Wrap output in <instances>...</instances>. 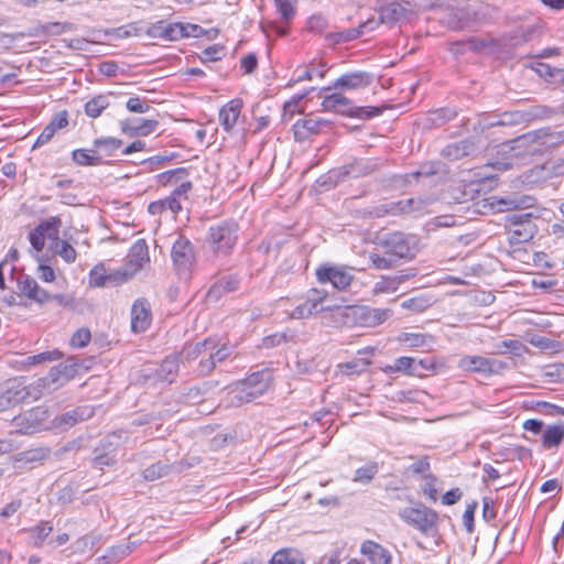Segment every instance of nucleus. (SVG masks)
I'll list each match as a JSON object with an SVG mask.
<instances>
[{
    "instance_id": "nucleus-1",
    "label": "nucleus",
    "mask_w": 564,
    "mask_h": 564,
    "mask_svg": "<svg viewBox=\"0 0 564 564\" xmlns=\"http://www.w3.org/2000/svg\"><path fill=\"white\" fill-rule=\"evenodd\" d=\"M322 107L326 111H336L340 115L358 119H370L380 116L383 111L379 107H356L350 99L338 93L325 96Z\"/></svg>"
},
{
    "instance_id": "nucleus-2",
    "label": "nucleus",
    "mask_w": 564,
    "mask_h": 564,
    "mask_svg": "<svg viewBox=\"0 0 564 564\" xmlns=\"http://www.w3.org/2000/svg\"><path fill=\"white\" fill-rule=\"evenodd\" d=\"M379 245L386 253L395 259H412L417 250V239L403 232L394 231L384 234Z\"/></svg>"
},
{
    "instance_id": "nucleus-3",
    "label": "nucleus",
    "mask_w": 564,
    "mask_h": 564,
    "mask_svg": "<svg viewBox=\"0 0 564 564\" xmlns=\"http://www.w3.org/2000/svg\"><path fill=\"white\" fill-rule=\"evenodd\" d=\"M237 241V227L229 223H220L209 228L206 237L207 247L216 256H227Z\"/></svg>"
},
{
    "instance_id": "nucleus-4",
    "label": "nucleus",
    "mask_w": 564,
    "mask_h": 564,
    "mask_svg": "<svg viewBox=\"0 0 564 564\" xmlns=\"http://www.w3.org/2000/svg\"><path fill=\"white\" fill-rule=\"evenodd\" d=\"M509 242L520 245L530 241L536 234V226L533 223L531 213H516L506 217Z\"/></svg>"
},
{
    "instance_id": "nucleus-5",
    "label": "nucleus",
    "mask_w": 564,
    "mask_h": 564,
    "mask_svg": "<svg viewBox=\"0 0 564 564\" xmlns=\"http://www.w3.org/2000/svg\"><path fill=\"white\" fill-rule=\"evenodd\" d=\"M400 518L408 524L414 527L424 534L436 530L437 513L420 503L417 507H406L399 511Z\"/></svg>"
},
{
    "instance_id": "nucleus-6",
    "label": "nucleus",
    "mask_w": 564,
    "mask_h": 564,
    "mask_svg": "<svg viewBox=\"0 0 564 564\" xmlns=\"http://www.w3.org/2000/svg\"><path fill=\"white\" fill-rule=\"evenodd\" d=\"M457 367L466 372L491 376L502 372L507 368V364L495 358H487L479 355H466L457 361Z\"/></svg>"
},
{
    "instance_id": "nucleus-7",
    "label": "nucleus",
    "mask_w": 564,
    "mask_h": 564,
    "mask_svg": "<svg viewBox=\"0 0 564 564\" xmlns=\"http://www.w3.org/2000/svg\"><path fill=\"white\" fill-rule=\"evenodd\" d=\"M334 317L343 324L359 323L362 326L372 327L377 325L376 311L368 306L348 305L337 306L333 310Z\"/></svg>"
},
{
    "instance_id": "nucleus-8",
    "label": "nucleus",
    "mask_w": 564,
    "mask_h": 564,
    "mask_svg": "<svg viewBox=\"0 0 564 564\" xmlns=\"http://www.w3.org/2000/svg\"><path fill=\"white\" fill-rule=\"evenodd\" d=\"M121 436L112 433L104 437L99 445L94 449L91 465L100 470L104 467L113 466L117 463V451L120 445Z\"/></svg>"
},
{
    "instance_id": "nucleus-9",
    "label": "nucleus",
    "mask_w": 564,
    "mask_h": 564,
    "mask_svg": "<svg viewBox=\"0 0 564 564\" xmlns=\"http://www.w3.org/2000/svg\"><path fill=\"white\" fill-rule=\"evenodd\" d=\"M317 281L322 284L332 283L337 290L347 289L352 282L350 271L340 265L322 264L316 270Z\"/></svg>"
},
{
    "instance_id": "nucleus-10",
    "label": "nucleus",
    "mask_w": 564,
    "mask_h": 564,
    "mask_svg": "<svg viewBox=\"0 0 564 564\" xmlns=\"http://www.w3.org/2000/svg\"><path fill=\"white\" fill-rule=\"evenodd\" d=\"M544 130H533L521 134L506 143V145L516 152V155H533L542 147L541 140L545 138Z\"/></svg>"
},
{
    "instance_id": "nucleus-11",
    "label": "nucleus",
    "mask_w": 564,
    "mask_h": 564,
    "mask_svg": "<svg viewBox=\"0 0 564 564\" xmlns=\"http://www.w3.org/2000/svg\"><path fill=\"white\" fill-rule=\"evenodd\" d=\"M171 257L178 272H186L195 261L193 243L184 236H180L172 246Z\"/></svg>"
},
{
    "instance_id": "nucleus-12",
    "label": "nucleus",
    "mask_w": 564,
    "mask_h": 564,
    "mask_svg": "<svg viewBox=\"0 0 564 564\" xmlns=\"http://www.w3.org/2000/svg\"><path fill=\"white\" fill-rule=\"evenodd\" d=\"M178 356L171 355L167 356L159 367L144 368L143 375L145 378H152L154 381L169 382L172 383L176 378L178 371Z\"/></svg>"
},
{
    "instance_id": "nucleus-13",
    "label": "nucleus",
    "mask_w": 564,
    "mask_h": 564,
    "mask_svg": "<svg viewBox=\"0 0 564 564\" xmlns=\"http://www.w3.org/2000/svg\"><path fill=\"white\" fill-rule=\"evenodd\" d=\"M64 383H66V381H64V376L58 364L51 368L47 376L39 378L35 382L26 386V388L30 392H36L40 399L45 391H54Z\"/></svg>"
},
{
    "instance_id": "nucleus-14",
    "label": "nucleus",
    "mask_w": 564,
    "mask_h": 564,
    "mask_svg": "<svg viewBox=\"0 0 564 564\" xmlns=\"http://www.w3.org/2000/svg\"><path fill=\"white\" fill-rule=\"evenodd\" d=\"M380 167L378 159L359 158L341 166L346 178H358L368 176Z\"/></svg>"
},
{
    "instance_id": "nucleus-15",
    "label": "nucleus",
    "mask_w": 564,
    "mask_h": 564,
    "mask_svg": "<svg viewBox=\"0 0 564 564\" xmlns=\"http://www.w3.org/2000/svg\"><path fill=\"white\" fill-rule=\"evenodd\" d=\"M28 400H39V394L30 392L26 386L9 388L0 394V412H4Z\"/></svg>"
},
{
    "instance_id": "nucleus-16",
    "label": "nucleus",
    "mask_w": 564,
    "mask_h": 564,
    "mask_svg": "<svg viewBox=\"0 0 564 564\" xmlns=\"http://www.w3.org/2000/svg\"><path fill=\"white\" fill-rule=\"evenodd\" d=\"M372 75L367 72H354L341 75L333 86L323 88L324 90L330 89H359L366 88L372 83Z\"/></svg>"
},
{
    "instance_id": "nucleus-17",
    "label": "nucleus",
    "mask_w": 564,
    "mask_h": 564,
    "mask_svg": "<svg viewBox=\"0 0 564 564\" xmlns=\"http://www.w3.org/2000/svg\"><path fill=\"white\" fill-rule=\"evenodd\" d=\"M150 261L149 248L144 239H138L128 253L129 270H124L128 278L141 270L145 263Z\"/></svg>"
},
{
    "instance_id": "nucleus-18",
    "label": "nucleus",
    "mask_w": 564,
    "mask_h": 564,
    "mask_svg": "<svg viewBox=\"0 0 564 564\" xmlns=\"http://www.w3.org/2000/svg\"><path fill=\"white\" fill-rule=\"evenodd\" d=\"M151 308L145 299H139L131 308V329L134 333L144 332L151 324Z\"/></svg>"
},
{
    "instance_id": "nucleus-19",
    "label": "nucleus",
    "mask_w": 564,
    "mask_h": 564,
    "mask_svg": "<svg viewBox=\"0 0 564 564\" xmlns=\"http://www.w3.org/2000/svg\"><path fill=\"white\" fill-rule=\"evenodd\" d=\"M360 553L367 557L370 564H392L390 551L372 540L361 543Z\"/></svg>"
},
{
    "instance_id": "nucleus-20",
    "label": "nucleus",
    "mask_w": 564,
    "mask_h": 564,
    "mask_svg": "<svg viewBox=\"0 0 564 564\" xmlns=\"http://www.w3.org/2000/svg\"><path fill=\"white\" fill-rule=\"evenodd\" d=\"M234 348L226 344L216 347L215 350H209L206 358H202L198 364V372L202 376H208L218 362L226 360L231 354Z\"/></svg>"
},
{
    "instance_id": "nucleus-21",
    "label": "nucleus",
    "mask_w": 564,
    "mask_h": 564,
    "mask_svg": "<svg viewBox=\"0 0 564 564\" xmlns=\"http://www.w3.org/2000/svg\"><path fill=\"white\" fill-rule=\"evenodd\" d=\"M324 119H300L293 126L294 137L297 141H304L312 134H317L323 127L328 126Z\"/></svg>"
},
{
    "instance_id": "nucleus-22",
    "label": "nucleus",
    "mask_w": 564,
    "mask_h": 564,
    "mask_svg": "<svg viewBox=\"0 0 564 564\" xmlns=\"http://www.w3.org/2000/svg\"><path fill=\"white\" fill-rule=\"evenodd\" d=\"M18 288L22 294L35 302L44 303L51 300L50 294L41 289L37 282L29 275H21L18 279Z\"/></svg>"
},
{
    "instance_id": "nucleus-23",
    "label": "nucleus",
    "mask_w": 564,
    "mask_h": 564,
    "mask_svg": "<svg viewBox=\"0 0 564 564\" xmlns=\"http://www.w3.org/2000/svg\"><path fill=\"white\" fill-rule=\"evenodd\" d=\"M476 152V144L469 139L456 141L442 149L441 155L451 161H457Z\"/></svg>"
},
{
    "instance_id": "nucleus-24",
    "label": "nucleus",
    "mask_w": 564,
    "mask_h": 564,
    "mask_svg": "<svg viewBox=\"0 0 564 564\" xmlns=\"http://www.w3.org/2000/svg\"><path fill=\"white\" fill-rule=\"evenodd\" d=\"M158 126L159 121L142 118L121 121L122 132L129 134L130 137L148 135L155 131Z\"/></svg>"
},
{
    "instance_id": "nucleus-25",
    "label": "nucleus",
    "mask_w": 564,
    "mask_h": 564,
    "mask_svg": "<svg viewBox=\"0 0 564 564\" xmlns=\"http://www.w3.org/2000/svg\"><path fill=\"white\" fill-rule=\"evenodd\" d=\"M243 102L239 98L228 101L219 111V121L226 131H230L238 121Z\"/></svg>"
},
{
    "instance_id": "nucleus-26",
    "label": "nucleus",
    "mask_w": 564,
    "mask_h": 564,
    "mask_svg": "<svg viewBox=\"0 0 564 564\" xmlns=\"http://www.w3.org/2000/svg\"><path fill=\"white\" fill-rule=\"evenodd\" d=\"M228 404L230 406H241L242 404L252 402L259 398V395L245 386L241 380L228 387Z\"/></svg>"
},
{
    "instance_id": "nucleus-27",
    "label": "nucleus",
    "mask_w": 564,
    "mask_h": 564,
    "mask_svg": "<svg viewBox=\"0 0 564 564\" xmlns=\"http://www.w3.org/2000/svg\"><path fill=\"white\" fill-rule=\"evenodd\" d=\"M419 205H420V203L415 202L413 198L387 203L379 207H376L375 215L377 217H381L387 214H391V215L409 214V213L419 210L420 209Z\"/></svg>"
},
{
    "instance_id": "nucleus-28",
    "label": "nucleus",
    "mask_w": 564,
    "mask_h": 564,
    "mask_svg": "<svg viewBox=\"0 0 564 564\" xmlns=\"http://www.w3.org/2000/svg\"><path fill=\"white\" fill-rule=\"evenodd\" d=\"M273 380L272 372L269 369H262L252 372L249 377L241 380L245 386L250 388L256 394L261 397L270 387Z\"/></svg>"
},
{
    "instance_id": "nucleus-29",
    "label": "nucleus",
    "mask_w": 564,
    "mask_h": 564,
    "mask_svg": "<svg viewBox=\"0 0 564 564\" xmlns=\"http://www.w3.org/2000/svg\"><path fill=\"white\" fill-rule=\"evenodd\" d=\"M216 347L217 341L214 338H206L195 344L185 345L180 354V357L186 361L194 360L199 356H207L208 351L215 350Z\"/></svg>"
},
{
    "instance_id": "nucleus-30",
    "label": "nucleus",
    "mask_w": 564,
    "mask_h": 564,
    "mask_svg": "<svg viewBox=\"0 0 564 564\" xmlns=\"http://www.w3.org/2000/svg\"><path fill=\"white\" fill-rule=\"evenodd\" d=\"M173 470L181 473L183 470V462L169 464L167 462H156L151 466L147 467L142 475L143 478L148 481H154L164 476H167Z\"/></svg>"
},
{
    "instance_id": "nucleus-31",
    "label": "nucleus",
    "mask_w": 564,
    "mask_h": 564,
    "mask_svg": "<svg viewBox=\"0 0 564 564\" xmlns=\"http://www.w3.org/2000/svg\"><path fill=\"white\" fill-rule=\"evenodd\" d=\"M90 284L95 286H107L110 282H124L128 280L126 271H116L107 274L104 267H96L89 274Z\"/></svg>"
},
{
    "instance_id": "nucleus-32",
    "label": "nucleus",
    "mask_w": 564,
    "mask_h": 564,
    "mask_svg": "<svg viewBox=\"0 0 564 564\" xmlns=\"http://www.w3.org/2000/svg\"><path fill=\"white\" fill-rule=\"evenodd\" d=\"M380 22L392 25L406 15L408 10L399 2H390L378 9Z\"/></svg>"
},
{
    "instance_id": "nucleus-33",
    "label": "nucleus",
    "mask_w": 564,
    "mask_h": 564,
    "mask_svg": "<svg viewBox=\"0 0 564 564\" xmlns=\"http://www.w3.org/2000/svg\"><path fill=\"white\" fill-rule=\"evenodd\" d=\"M564 441V422L549 425L542 434V445L546 449L557 448Z\"/></svg>"
},
{
    "instance_id": "nucleus-34",
    "label": "nucleus",
    "mask_w": 564,
    "mask_h": 564,
    "mask_svg": "<svg viewBox=\"0 0 564 564\" xmlns=\"http://www.w3.org/2000/svg\"><path fill=\"white\" fill-rule=\"evenodd\" d=\"M238 285L239 279L236 275L223 276L210 286L208 296L217 299L224 293L236 291Z\"/></svg>"
},
{
    "instance_id": "nucleus-35",
    "label": "nucleus",
    "mask_w": 564,
    "mask_h": 564,
    "mask_svg": "<svg viewBox=\"0 0 564 564\" xmlns=\"http://www.w3.org/2000/svg\"><path fill=\"white\" fill-rule=\"evenodd\" d=\"M93 415V410L87 406H79L77 409L67 411L57 417L58 425L74 426L76 423L85 421Z\"/></svg>"
},
{
    "instance_id": "nucleus-36",
    "label": "nucleus",
    "mask_w": 564,
    "mask_h": 564,
    "mask_svg": "<svg viewBox=\"0 0 564 564\" xmlns=\"http://www.w3.org/2000/svg\"><path fill=\"white\" fill-rule=\"evenodd\" d=\"M323 302V296H319L318 299H307L306 302L297 305L291 313L292 318H307L312 316L313 314H316L324 310H329V307H322L318 308V305Z\"/></svg>"
},
{
    "instance_id": "nucleus-37",
    "label": "nucleus",
    "mask_w": 564,
    "mask_h": 564,
    "mask_svg": "<svg viewBox=\"0 0 564 564\" xmlns=\"http://www.w3.org/2000/svg\"><path fill=\"white\" fill-rule=\"evenodd\" d=\"M269 564H304V558L295 549H282L273 554Z\"/></svg>"
},
{
    "instance_id": "nucleus-38",
    "label": "nucleus",
    "mask_w": 564,
    "mask_h": 564,
    "mask_svg": "<svg viewBox=\"0 0 564 564\" xmlns=\"http://www.w3.org/2000/svg\"><path fill=\"white\" fill-rule=\"evenodd\" d=\"M346 180L343 169L337 167L328 171L326 174L321 175L316 180V186L319 188H323L325 191L330 189L335 186H337L339 183L344 182Z\"/></svg>"
},
{
    "instance_id": "nucleus-39",
    "label": "nucleus",
    "mask_w": 564,
    "mask_h": 564,
    "mask_svg": "<svg viewBox=\"0 0 564 564\" xmlns=\"http://www.w3.org/2000/svg\"><path fill=\"white\" fill-rule=\"evenodd\" d=\"M122 145V141L116 138H100L94 141V148L97 150V155L102 158H111L113 156V152L117 151Z\"/></svg>"
},
{
    "instance_id": "nucleus-40",
    "label": "nucleus",
    "mask_w": 564,
    "mask_h": 564,
    "mask_svg": "<svg viewBox=\"0 0 564 564\" xmlns=\"http://www.w3.org/2000/svg\"><path fill=\"white\" fill-rule=\"evenodd\" d=\"M74 162H76L78 165H99L102 163V159L100 155H97V150H85V149H77L74 150L72 153Z\"/></svg>"
},
{
    "instance_id": "nucleus-41",
    "label": "nucleus",
    "mask_w": 564,
    "mask_h": 564,
    "mask_svg": "<svg viewBox=\"0 0 564 564\" xmlns=\"http://www.w3.org/2000/svg\"><path fill=\"white\" fill-rule=\"evenodd\" d=\"M540 34L541 28L539 26V24L534 23L516 29L512 32L511 40L514 41V44H521L533 40L535 36Z\"/></svg>"
},
{
    "instance_id": "nucleus-42",
    "label": "nucleus",
    "mask_w": 564,
    "mask_h": 564,
    "mask_svg": "<svg viewBox=\"0 0 564 564\" xmlns=\"http://www.w3.org/2000/svg\"><path fill=\"white\" fill-rule=\"evenodd\" d=\"M404 280V275L381 276L380 281L376 282L373 292L377 294L394 292Z\"/></svg>"
},
{
    "instance_id": "nucleus-43",
    "label": "nucleus",
    "mask_w": 564,
    "mask_h": 564,
    "mask_svg": "<svg viewBox=\"0 0 564 564\" xmlns=\"http://www.w3.org/2000/svg\"><path fill=\"white\" fill-rule=\"evenodd\" d=\"M56 254H58L65 262L73 263L76 261L77 252L75 248L66 240L57 238L53 241L51 247Z\"/></svg>"
},
{
    "instance_id": "nucleus-44",
    "label": "nucleus",
    "mask_w": 564,
    "mask_h": 564,
    "mask_svg": "<svg viewBox=\"0 0 564 564\" xmlns=\"http://www.w3.org/2000/svg\"><path fill=\"white\" fill-rule=\"evenodd\" d=\"M109 106V99L106 95H98L88 100L85 105V112L90 118H97Z\"/></svg>"
},
{
    "instance_id": "nucleus-45",
    "label": "nucleus",
    "mask_w": 564,
    "mask_h": 564,
    "mask_svg": "<svg viewBox=\"0 0 564 564\" xmlns=\"http://www.w3.org/2000/svg\"><path fill=\"white\" fill-rule=\"evenodd\" d=\"M525 122L534 120L550 119L555 111L547 106L536 105L523 110Z\"/></svg>"
},
{
    "instance_id": "nucleus-46",
    "label": "nucleus",
    "mask_w": 564,
    "mask_h": 564,
    "mask_svg": "<svg viewBox=\"0 0 564 564\" xmlns=\"http://www.w3.org/2000/svg\"><path fill=\"white\" fill-rule=\"evenodd\" d=\"M379 471L378 463L369 462L365 466L359 467L355 471L354 481L360 484H369Z\"/></svg>"
},
{
    "instance_id": "nucleus-47",
    "label": "nucleus",
    "mask_w": 564,
    "mask_h": 564,
    "mask_svg": "<svg viewBox=\"0 0 564 564\" xmlns=\"http://www.w3.org/2000/svg\"><path fill=\"white\" fill-rule=\"evenodd\" d=\"M188 176V170L185 167H178L163 172L156 176L158 183L166 186L169 184L177 183Z\"/></svg>"
},
{
    "instance_id": "nucleus-48",
    "label": "nucleus",
    "mask_w": 564,
    "mask_h": 564,
    "mask_svg": "<svg viewBox=\"0 0 564 564\" xmlns=\"http://www.w3.org/2000/svg\"><path fill=\"white\" fill-rule=\"evenodd\" d=\"M62 221L58 217H50L40 223L36 228L40 229L50 240L54 241L58 238V229Z\"/></svg>"
},
{
    "instance_id": "nucleus-49",
    "label": "nucleus",
    "mask_w": 564,
    "mask_h": 564,
    "mask_svg": "<svg viewBox=\"0 0 564 564\" xmlns=\"http://www.w3.org/2000/svg\"><path fill=\"white\" fill-rule=\"evenodd\" d=\"M52 531H53V525L50 524V522H41L36 527L28 530V532L30 533L32 543L35 546L42 545L43 541L50 535V533Z\"/></svg>"
},
{
    "instance_id": "nucleus-50",
    "label": "nucleus",
    "mask_w": 564,
    "mask_h": 564,
    "mask_svg": "<svg viewBox=\"0 0 564 564\" xmlns=\"http://www.w3.org/2000/svg\"><path fill=\"white\" fill-rule=\"evenodd\" d=\"M456 117V111L451 108H441L431 112L427 117V121L432 126L441 127Z\"/></svg>"
},
{
    "instance_id": "nucleus-51",
    "label": "nucleus",
    "mask_w": 564,
    "mask_h": 564,
    "mask_svg": "<svg viewBox=\"0 0 564 564\" xmlns=\"http://www.w3.org/2000/svg\"><path fill=\"white\" fill-rule=\"evenodd\" d=\"M61 358L62 352L55 349L51 351L40 352L33 356H28L25 359V364L29 366H35L47 361L58 360Z\"/></svg>"
},
{
    "instance_id": "nucleus-52",
    "label": "nucleus",
    "mask_w": 564,
    "mask_h": 564,
    "mask_svg": "<svg viewBox=\"0 0 564 564\" xmlns=\"http://www.w3.org/2000/svg\"><path fill=\"white\" fill-rule=\"evenodd\" d=\"M499 115H500V123L502 127L518 126V124L527 123L523 110L505 111Z\"/></svg>"
},
{
    "instance_id": "nucleus-53",
    "label": "nucleus",
    "mask_w": 564,
    "mask_h": 564,
    "mask_svg": "<svg viewBox=\"0 0 564 564\" xmlns=\"http://www.w3.org/2000/svg\"><path fill=\"white\" fill-rule=\"evenodd\" d=\"M369 365H370L369 360L355 359V360L348 361L346 364L339 365V368L341 369L343 373L349 376V375L360 373V372L366 371Z\"/></svg>"
},
{
    "instance_id": "nucleus-54",
    "label": "nucleus",
    "mask_w": 564,
    "mask_h": 564,
    "mask_svg": "<svg viewBox=\"0 0 564 564\" xmlns=\"http://www.w3.org/2000/svg\"><path fill=\"white\" fill-rule=\"evenodd\" d=\"M73 25L67 22H50L41 26L42 33L45 35H59L66 31H70Z\"/></svg>"
},
{
    "instance_id": "nucleus-55",
    "label": "nucleus",
    "mask_w": 564,
    "mask_h": 564,
    "mask_svg": "<svg viewBox=\"0 0 564 564\" xmlns=\"http://www.w3.org/2000/svg\"><path fill=\"white\" fill-rule=\"evenodd\" d=\"M533 410L542 413V414H545V415H551V416H555V415H558V414H563L564 415V409L558 406V405H555V404H552V403H549V402H545V401H536L534 403V405L532 406Z\"/></svg>"
},
{
    "instance_id": "nucleus-56",
    "label": "nucleus",
    "mask_w": 564,
    "mask_h": 564,
    "mask_svg": "<svg viewBox=\"0 0 564 564\" xmlns=\"http://www.w3.org/2000/svg\"><path fill=\"white\" fill-rule=\"evenodd\" d=\"M425 484L422 487L423 494L429 497L432 502H436L438 498L436 489V478L432 474L424 475Z\"/></svg>"
},
{
    "instance_id": "nucleus-57",
    "label": "nucleus",
    "mask_w": 564,
    "mask_h": 564,
    "mask_svg": "<svg viewBox=\"0 0 564 564\" xmlns=\"http://www.w3.org/2000/svg\"><path fill=\"white\" fill-rule=\"evenodd\" d=\"M12 422L17 427H19L18 431L20 433L28 434L32 432V429H34L32 413H24L14 416Z\"/></svg>"
},
{
    "instance_id": "nucleus-58",
    "label": "nucleus",
    "mask_w": 564,
    "mask_h": 564,
    "mask_svg": "<svg viewBox=\"0 0 564 564\" xmlns=\"http://www.w3.org/2000/svg\"><path fill=\"white\" fill-rule=\"evenodd\" d=\"M131 551H132L131 543L118 544L116 546L110 547L105 557H108L112 561H120L123 557H126L128 554H130Z\"/></svg>"
},
{
    "instance_id": "nucleus-59",
    "label": "nucleus",
    "mask_w": 564,
    "mask_h": 564,
    "mask_svg": "<svg viewBox=\"0 0 564 564\" xmlns=\"http://www.w3.org/2000/svg\"><path fill=\"white\" fill-rule=\"evenodd\" d=\"M394 370L405 372L410 376H414L419 371L414 366V358L412 357H400L394 361Z\"/></svg>"
},
{
    "instance_id": "nucleus-60",
    "label": "nucleus",
    "mask_w": 564,
    "mask_h": 564,
    "mask_svg": "<svg viewBox=\"0 0 564 564\" xmlns=\"http://www.w3.org/2000/svg\"><path fill=\"white\" fill-rule=\"evenodd\" d=\"M28 238H29L32 249L36 253L41 252L44 249L45 238H47V237L42 231H40V229H37L36 227L34 229H32L29 232Z\"/></svg>"
},
{
    "instance_id": "nucleus-61",
    "label": "nucleus",
    "mask_w": 564,
    "mask_h": 564,
    "mask_svg": "<svg viewBox=\"0 0 564 564\" xmlns=\"http://www.w3.org/2000/svg\"><path fill=\"white\" fill-rule=\"evenodd\" d=\"M541 130L546 132L545 138L541 140L542 147L564 143V130L554 131L551 128H542Z\"/></svg>"
},
{
    "instance_id": "nucleus-62",
    "label": "nucleus",
    "mask_w": 564,
    "mask_h": 564,
    "mask_svg": "<svg viewBox=\"0 0 564 564\" xmlns=\"http://www.w3.org/2000/svg\"><path fill=\"white\" fill-rule=\"evenodd\" d=\"M184 26L182 22L166 24L165 40L177 41L184 39Z\"/></svg>"
},
{
    "instance_id": "nucleus-63",
    "label": "nucleus",
    "mask_w": 564,
    "mask_h": 564,
    "mask_svg": "<svg viewBox=\"0 0 564 564\" xmlns=\"http://www.w3.org/2000/svg\"><path fill=\"white\" fill-rule=\"evenodd\" d=\"M532 197H529V196H523L521 198H502L500 200V204L505 205L506 206V209L508 210H511V209H518L522 206H525V207H529V206H532Z\"/></svg>"
},
{
    "instance_id": "nucleus-64",
    "label": "nucleus",
    "mask_w": 564,
    "mask_h": 564,
    "mask_svg": "<svg viewBox=\"0 0 564 564\" xmlns=\"http://www.w3.org/2000/svg\"><path fill=\"white\" fill-rule=\"evenodd\" d=\"M494 44L495 41L491 37H470L467 41L468 48L473 52H481Z\"/></svg>"
}]
</instances>
